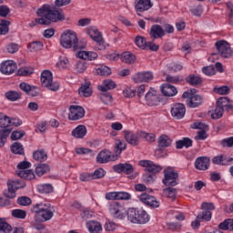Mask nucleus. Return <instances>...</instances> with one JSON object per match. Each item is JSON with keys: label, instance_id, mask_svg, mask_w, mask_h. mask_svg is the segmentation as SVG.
Segmentation results:
<instances>
[{"label": "nucleus", "instance_id": "obj_1", "mask_svg": "<svg viewBox=\"0 0 233 233\" xmlns=\"http://www.w3.org/2000/svg\"><path fill=\"white\" fill-rule=\"evenodd\" d=\"M36 15L40 18H35V23L46 26L52 23H59L66 19L62 9L52 8L50 5L46 4L36 10Z\"/></svg>", "mask_w": 233, "mask_h": 233}, {"label": "nucleus", "instance_id": "obj_2", "mask_svg": "<svg viewBox=\"0 0 233 233\" xmlns=\"http://www.w3.org/2000/svg\"><path fill=\"white\" fill-rule=\"evenodd\" d=\"M60 45L63 48H73L74 52H79V50L86 48V44L79 43L77 35L72 30L65 31L61 35Z\"/></svg>", "mask_w": 233, "mask_h": 233}, {"label": "nucleus", "instance_id": "obj_3", "mask_svg": "<svg viewBox=\"0 0 233 233\" xmlns=\"http://www.w3.org/2000/svg\"><path fill=\"white\" fill-rule=\"evenodd\" d=\"M31 211L35 214V220L36 223H45L54 218V212L49 209V206L46 204H36L31 208Z\"/></svg>", "mask_w": 233, "mask_h": 233}, {"label": "nucleus", "instance_id": "obj_4", "mask_svg": "<svg viewBox=\"0 0 233 233\" xmlns=\"http://www.w3.org/2000/svg\"><path fill=\"white\" fill-rule=\"evenodd\" d=\"M127 220L135 225H145L150 221L148 213L144 209L130 208L127 212Z\"/></svg>", "mask_w": 233, "mask_h": 233}, {"label": "nucleus", "instance_id": "obj_5", "mask_svg": "<svg viewBox=\"0 0 233 233\" xmlns=\"http://www.w3.org/2000/svg\"><path fill=\"white\" fill-rule=\"evenodd\" d=\"M26 184L22 181V185L19 186V180H14L7 184V190L4 191V196L7 198H0V207H8L10 205V199L15 198V191L19 188H25Z\"/></svg>", "mask_w": 233, "mask_h": 233}, {"label": "nucleus", "instance_id": "obj_6", "mask_svg": "<svg viewBox=\"0 0 233 233\" xmlns=\"http://www.w3.org/2000/svg\"><path fill=\"white\" fill-rule=\"evenodd\" d=\"M196 92L198 90L193 88L184 92L182 95L183 99H187V105L189 108H198V106L203 104V96L196 95Z\"/></svg>", "mask_w": 233, "mask_h": 233}, {"label": "nucleus", "instance_id": "obj_7", "mask_svg": "<svg viewBox=\"0 0 233 233\" xmlns=\"http://www.w3.org/2000/svg\"><path fill=\"white\" fill-rule=\"evenodd\" d=\"M86 34L91 37V39H93V41H95V43H96L94 50L101 51L106 49V45L105 44V39H103V35L101 32H99V30H97V28L89 27L86 30Z\"/></svg>", "mask_w": 233, "mask_h": 233}, {"label": "nucleus", "instance_id": "obj_8", "mask_svg": "<svg viewBox=\"0 0 233 233\" xmlns=\"http://www.w3.org/2000/svg\"><path fill=\"white\" fill-rule=\"evenodd\" d=\"M179 173L172 167H167L164 170V178L162 183L166 187H177L179 185Z\"/></svg>", "mask_w": 233, "mask_h": 233}, {"label": "nucleus", "instance_id": "obj_9", "mask_svg": "<svg viewBox=\"0 0 233 233\" xmlns=\"http://www.w3.org/2000/svg\"><path fill=\"white\" fill-rule=\"evenodd\" d=\"M31 167L32 164L28 161L19 162L17 165V168L19 170L17 172V176L22 179H27L28 181H31V179H35V175L34 174V171H32V169H26L30 168Z\"/></svg>", "mask_w": 233, "mask_h": 233}, {"label": "nucleus", "instance_id": "obj_10", "mask_svg": "<svg viewBox=\"0 0 233 233\" xmlns=\"http://www.w3.org/2000/svg\"><path fill=\"white\" fill-rule=\"evenodd\" d=\"M201 210L197 218L200 219V221H210L212 219V210H216V206L212 202H203Z\"/></svg>", "mask_w": 233, "mask_h": 233}, {"label": "nucleus", "instance_id": "obj_11", "mask_svg": "<svg viewBox=\"0 0 233 233\" xmlns=\"http://www.w3.org/2000/svg\"><path fill=\"white\" fill-rule=\"evenodd\" d=\"M215 46L221 57H224L225 59L232 57L233 52L232 48H230V44H228V42L225 40H220L216 42Z\"/></svg>", "mask_w": 233, "mask_h": 233}, {"label": "nucleus", "instance_id": "obj_12", "mask_svg": "<svg viewBox=\"0 0 233 233\" xmlns=\"http://www.w3.org/2000/svg\"><path fill=\"white\" fill-rule=\"evenodd\" d=\"M145 99L147 105L148 106H157V105H159L161 103V95H157V90L154 87H150L149 90L145 95Z\"/></svg>", "mask_w": 233, "mask_h": 233}, {"label": "nucleus", "instance_id": "obj_13", "mask_svg": "<svg viewBox=\"0 0 233 233\" xmlns=\"http://www.w3.org/2000/svg\"><path fill=\"white\" fill-rule=\"evenodd\" d=\"M85 117V108L81 106H70L68 119L69 121H79Z\"/></svg>", "mask_w": 233, "mask_h": 233}, {"label": "nucleus", "instance_id": "obj_14", "mask_svg": "<svg viewBox=\"0 0 233 233\" xmlns=\"http://www.w3.org/2000/svg\"><path fill=\"white\" fill-rule=\"evenodd\" d=\"M110 161H117V156L112 155L108 149L100 151L96 156V163L104 165L105 163H110Z\"/></svg>", "mask_w": 233, "mask_h": 233}, {"label": "nucleus", "instance_id": "obj_15", "mask_svg": "<svg viewBox=\"0 0 233 233\" xmlns=\"http://www.w3.org/2000/svg\"><path fill=\"white\" fill-rule=\"evenodd\" d=\"M19 88L22 92H25L26 96H31V97H37L41 94V89L35 86H31L26 82H21L19 84Z\"/></svg>", "mask_w": 233, "mask_h": 233}, {"label": "nucleus", "instance_id": "obj_16", "mask_svg": "<svg viewBox=\"0 0 233 233\" xmlns=\"http://www.w3.org/2000/svg\"><path fill=\"white\" fill-rule=\"evenodd\" d=\"M124 139H126L128 145L131 147H137L139 145V139H141V131L132 133V131H124Z\"/></svg>", "mask_w": 233, "mask_h": 233}, {"label": "nucleus", "instance_id": "obj_17", "mask_svg": "<svg viewBox=\"0 0 233 233\" xmlns=\"http://www.w3.org/2000/svg\"><path fill=\"white\" fill-rule=\"evenodd\" d=\"M140 167H144L146 168V171L148 172L149 174H157L161 172L162 167L159 165H156L154 162L151 160H141L139 162Z\"/></svg>", "mask_w": 233, "mask_h": 233}, {"label": "nucleus", "instance_id": "obj_18", "mask_svg": "<svg viewBox=\"0 0 233 233\" xmlns=\"http://www.w3.org/2000/svg\"><path fill=\"white\" fill-rule=\"evenodd\" d=\"M139 199L147 207H151V208H159V201L154 196H150L147 193H143L139 196Z\"/></svg>", "mask_w": 233, "mask_h": 233}, {"label": "nucleus", "instance_id": "obj_19", "mask_svg": "<svg viewBox=\"0 0 233 233\" xmlns=\"http://www.w3.org/2000/svg\"><path fill=\"white\" fill-rule=\"evenodd\" d=\"M17 70V65L12 60H7L0 64V72L5 76H10Z\"/></svg>", "mask_w": 233, "mask_h": 233}, {"label": "nucleus", "instance_id": "obj_20", "mask_svg": "<svg viewBox=\"0 0 233 233\" xmlns=\"http://www.w3.org/2000/svg\"><path fill=\"white\" fill-rule=\"evenodd\" d=\"M186 113L187 108L182 103H177L171 107V115L175 119H183Z\"/></svg>", "mask_w": 233, "mask_h": 233}, {"label": "nucleus", "instance_id": "obj_21", "mask_svg": "<svg viewBox=\"0 0 233 233\" xmlns=\"http://www.w3.org/2000/svg\"><path fill=\"white\" fill-rule=\"evenodd\" d=\"M113 170L116 172L117 174H127V176H130V174H134V166L128 163H120L117 165H115L113 167Z\"/></svg>", "mask_w": 233, "mask_h": 233}, {"label": "nucleus", "instance_id": "obj_22", "mask_svg": "<svg viewBox=\"0 0 233 233\" xmlns=\"http://www.w3.org/2000/svg\"><path fill=\"white\" fill-rule=\"evenodd\" d=\"M109 212L113 218H116V219H125V217L127 216L123 212V207L117 203H113L110 205Z\"/></svg>", "mask_w": 233, "mask_h": 233}, {"label": "nucleus", "instance_id": "obj_23", "mask_svg": "<svg viewBox=\"0 0 233 233\" xmlns=\"http://www.w3.org/2000/svg\"><path fill=\"white\" fill-rule=\"evenodd\" d=\"M154 79V75L150 71L137 73L133 76L135 83H148Z\"/></svg>", "mask_w": 233, "mask_h": 233}, {"label": "nucleus", "instance_id": "obj_24", "mask_svg": "<svg viewBox=\"0 0 233 233\" xmlns=\"http://www.w3.org/2000/svg\"><path fill=\"white\" fill-rule=\"evenodd\" d=\"M157 143L159 147L156 150V154H161V152H163L162 148H167V147L172 145V139L167 135H161L158 137Z\"/></svg>", "mask_w": 233, "mask_h": 233}, {"label": "nucleus", "instance_id": "obj_25", "mask_svg": "<svg viewBox=\"0 0 233 233\" xmlns=\"http://www.w3.org/2000/svg\"><path fill=\"white\" fill-rule=\"evenodd\" d=\"M160 90L165 97H174V96L177 95V88L170 84H163L160 86Z\"/></svg>", "mask_w": 233, "mask_h": 233}, {"label": "nucleus", "instance_id": "obj_26", "mask_svg": "<svg viewBox=\"0 0 233 233\" xmlns=\"http://www.w3.org/2000/svg\"><path fill=\"white\" fill-rule=\"evenodd\" d=\"M149 35L152 39H161L165 37V30L160 25H153L149 30Z\"/></svg>", "mask_w": 233, "mask_h": 233}, {"label": "nucleus", "instance_id": "obj_27", "mask_svg": "<svg viewBox=\"0 0 233 233\" xmlns=\"http://www.w3.org/2000/svg\"><path fill=\"white\" fill-rule=\"evenodd\" d=\"M210 167V158L207 157H198L195 161V168L197 170H208Z\"/></svg>", "mask_w": 233, "mask_h": 233}, {"label": "nucleus", "instance_id": "obj_28", "mask_svg": "<svg viewBox=\"0 0 233 233\" xmlns=\"http://www.w3.org/2000/svg\"><path fill=\"white\" fill-rule=\"evenodd\" d=\"M76 57H79V59L84 60L88 59V61H96L99 56L94 51H77L76 53Z\"/></svg>", "mask_w": 233, "mask_h": 233}, {"label": "nucleus", "instance_id": "obj_29", "mask_svg": "<svg viewBox=\"0 0 233 233\" xmlns=\"http://www.w3.org/2000/svg\"><path fill=\"white\" fill-rule=\"evenodd\" d=\"M137 15L141 16L139 12H147V10H150L152 8V2L150 0H138L135 6Z\"/></svg>", "mask_w": 233, "mask_h": 233}, {"label": "nucleus", "instance_id": "obj_30", "mask_svg": "<svg viewBox=\"0 0 233 233\" xmlns=\"http://www.w3.org/2000/svg\"><path fill=\"white\" fill-rule=\"evenodd\" d=\"M78 94L82 97H90L92 96V84L90 81H86L85 84H82L78 89Z\"/></svg>", "mask_w": 233, "mask_h": 233}, {"label": "nucleus", "instance_id": "obj_31", "mask_svg": "<svg viewBox=\"0 0 233 233\" xmlns=\"http://www.w3.org/2000/svg\"><path fill=\"white\" fill-rule=\"evenodd\" d=\"M72 136L76 139H83L86 136V127H85L84 125L77 126L72 131Z\"/></svg>", "mask_w": 233, "mask_h": 233}, {"label": "nucleus", "instance_id": "obj_32", "mask_svg": "<svg viewBox=\"0 0 233 233\" xmlns=\"http://www.w3.org/2000/svg\"><path fill=\"white\" fill-rule=\"evenodd\" d=\"M54 77L52 76V72L49 70H44L41 74V83L42 86H48L50 83H52Z\"/></svg>", "mask_w": 233, "mask_h": 233}, {"label": "nucleus", "instance_id": "obj_33", "mask_svg": "<svg viewBox=\"0 0 233 233\" xmlns=\"http://www.w3.org/2000/svg\"><path fill=\"white\" fill-rule=\"evenodd\" d=\"M123 150H127V143H125V141L123 140L116 139L115 141V148H114V152H115V156H116V159L118 156H121Z\"/></svg>", "mask_w": 233, "mask_h": 233}, {"label": "nucleus", "instance_id": "obj_34", "mask_svg": "<svg viewBox=\"0 0 233 233\" xmlns=\"http://www.w3.org/2000/svg\"><path fill=\"white\" fill-rule=\"evenodd\" d=\"M193 145V141L192 139H190L189 137H183L180 140H177L176 142V148H177V150H181V148H190V147H192Z\"/></svg>", "mask_w": 233, "mask_h": 233}, {"label": "nucleus", "instance_id": "obj_35", "mask_svg": "<svg viewBox=\"0 0 233 233\" xmlns=\"http://www.w3.org/2000/svg\"><path fill=\"white\" fill-rule=\"evenodd\" d=\"M0 128L2 130H14L10 127V117L4 113H0Z\"/></svg>", "mask_w": 233, "mask_h": 233}, {"label": "nucleus", "instance_id": "obj_36", "mask_svg": "<svg viewBox=\"0 0 233 233\" xmlns=\"http://www.w3.org/2000/svg\"><path fill=\"white\" fill-rule=\"evenodd\" d=\"M163 196L171 199V201H175L176 197L177 196V189L174 188V187H167L163 189Z\"/></svg>", "mask_w": 233, "mask_h": 233}, {"label": "nucleus", "instance_id": "obj_37", "mask_svg": "<svg viewBox=\"0 0 233 233\" xmlns=\"http://www.w3.org/2000/svg\"><path fill=\"white\" fill-rule=\"evenodd\" d=\"M5 96L8 101H19L23 97V93L21 91L10 90L5 92Z\"/></svg>", "mask_w": 233, "mask_h": 233}, {"label": "nucleus", "instance_id": "obj_38", "mask_svg": "<svg viewBox=\"0 0 233 233\" xmlns=\"http://www.w3.org/2000/svg\"><path fill=\"white\" fill-rule=\"evenodd\" d=\"M35 172L38 177H41V176H45V174H48V172H50V166L47 164H37Z\"/></svg>", "mask_w": 233, "mask_h": 233}, {"label": "nucleus", "instance_id": "obj_39", "mask_svg": "<svg viewBox=\"0 0 233 233\" xmlns=\"http://www.w3.org/2000/svg\"><path fill=\"white\" fill-rule=\"evenodd\" d=\"M120 59L123 63H126L127 65H132V64L136 63V55H134L130 52H124L121 55Z\"/></svg>", "mask_w": 233, "mask_h": 233}, {"label": "nucleus", "instance_id": "obj_40", "mask_svg": "<svg viewBox=\"0 0 233 233\" xmlns=\"http://www.w3.org/2000/svg\"><path fill=\"white\" fill-rule=\"evenodd\" d=\"M116 87V83L111 79L105 80L103 86H98V90L100 92H108V90H114Z\"/></svg>", "mask_w": 233, "mask_h": 233}, {"label": "nucleus", "instance_id": "obj_41", "mask_svg": "<svg viewBox=\"0 0 233 233\" xmlns=\"http://www.w3.org/2000/svg\"><path fill=\"white\" fill-rule=\"evenodd\" d=\"M186 82L191 86H196V85H201L203 83V78L196 75H189L186 77Z\"/></svg>", "mask_w": 233, "mask_h": 233}, {"label": "nucleus", "instance_id": "obj_42", "mask_svg": "<svg viewBox=\"0 0 233 233\" xmlns=\"http://www.w3.org/2000/svg\"><path fill=\"white\" fill-rule=\"evenodd\" d=\"M33 158L35 159V161H39L40 163H43V161H46V159H48V156L46 155V152H45V150L40 149L33 153Z\"/></svg>", "mask_w": 233, "mask_h": 233}, {"label": "nucleus", "instance_id": "obj_43", "mask_svg": "<svg viewBox=\"0 0 233 233\" xmlns=\"http://www.w3.org/2000/svg\"><path fill=\"white\" fill-rule=\"evenodd\" d=\"M10 21L5 19H0V35H6V34L10 32Z\"/></svg>", "mask_w": 233, "mask_h": 233}, {"label": "nucleus", "instance_id": "obj_44", "mask_svg": "<svg viewBox=\"0 0 233 233\" xmlns=\"http://www.w3.org/2000/svg\"><path fill=\"white\" fill-rule=\"evenodd\" d=\"M11 151L13 154H18L19 156H25V147H23V144L19 142H15L11 146Z\"/></svg>", "mask_w": 233, "mask_h": 233}, {"label": "nucleus", "instance_id": "obj_45", "mask_svg": "<svg viewBox=\"0 0 233 233\" xmlns=\"http://www.w3.org/2000/svg\"><path fill=\"white\" fill-rule=\"evenodd\" d=\"M37 190L40 194H50L54 192V187L51 184H40L37 186Z\"/></svg>", "mask_w": 233, "mask_h": 233}, {"label": "nucleus", "instance_id": "obj_46", "mask_svg": "<svg viewBox=\"0 0 233 233\" xmlns=\"http://www.w3.org/2000/svg\"><path fill=\"white\" fill-rule=\"evenodd\" d=\"M12 133V129H1L0 130V147H5L8 136Z\"/></svg>", "mask_w": 233, "mask_h": 233}, {"label": "nucleus", "instance_id": "obj_47", "mask_svg": "<svg viewBox=\"0 0 233 233\" xmlns=\"http://www.w3.org/2000/svg\"><path fill=\"white\" fill-rule=\"evenodd\" d=\"M86 68H88V63L85 60L77 62L75 66V70L77 74H84L86 71Z\"/></svg>", "mask_w": 233, "mask_h": 233}, {"label": "nucleus", "instance_id": "obj_48", "mask_svg": "<svg viewBox=\"0 0 233 233\" xmlns=\"http://www.w3.org/2000/svg\"><path fill=\"white\" fill-rule=\"evenodd\" d=\"M87 228L90 233L101 232L103 230V227L99 222L91 221L87 224Z\"/></svg>", "mask_w": 233, "mask_h": 233}, {"label": "nucleus", "instance_id": "obj_49", "mask_svg": "<svg viewBox=\"0 0 233 233\" xmlns=\"http://www.w3.org/2000/svg\"><path fill=\"white\" fill-rule=\"evenodd\" d=\"M12 232V226L6 222L5 218H0V233Z\"/></svg>", "mask_w": 233, "mask_h": 233}, {"label": "nucleus", "instance_id": "obj_50", "mask_svg": "<svg viewBox=\"0 0 233 233\" xmlns=\"http://www.w3.org/2000/svg\"><path fill=\"white\" fill-rule=\"evenodd\" d=\"M225 110L216 104L215 110L211 113V119H221Z\"/></svg>", "mask_w": 233, "mask_h": 233}, {"label": "nucleus", "instance_id": "obj_51", "mask_svg": "<svg viewBox=\"0 0 233 233\" xmlns=\"http://www.w3.org/2000/svg\"><path fill=\"white\" fill-rule=\"evenodd\" d=\"M27 48L29 52H39V50H43V43L41 42H32L28 44Z\"/></svg>", "mask_w": 233, "mask_h": 233}, {"label": "nucleus", "instance_id": "obj_52", "mask_svg": "<svg viewBox=\"0 0 233 233\" xmlns=\"http://www.w3.org/2000/svg\"><path fill=\"white\" fill-rule=\"evenodd\" d=\"M96 74L98 76H110L112 74V69L106 66H100L96 68Z\"/></svg>", "mask_w": 233, "mask_h": 233}, {"label": "nucleus", "instance_id": "obj_53", "mask_svg": "<svg viewBox=\"0 0 233 233\" xmlns=\"http://www.w3.org/2000/svg\"><path fill=\"white\" fill-rule=\"evenodd\" d=\"M93 179H103L105 176H106V171L102 167L96 169L93 173H91Z\"/></svg>", "mask_w": 233, "mask_h": 233}, {"label": "nucleus", "instance_id": "obj_54", "mask_svg": "<svg viewBox=\"0 0 233 233\" xmlns=\"http://www.w3.org/2000/svg\"><path fill=\"white\" fill-rule=\"evenodd\" d=\"M135 43L138 48H142V50H145L147 48V39L144 36L137 35L135 39Z\"/></svg>", "mask_w": 233, "mask_h": 233}, {"label": "nucleus", "instance_id": "obj_55", "mask_svg": "<svg viewBox=\"0 0 233 233\" xmlns=\"http://www.w3.org/2000/svg\"><path fill=\"white\" fill-rule=\"evenodd\" d=\"M99 99L102 101L104 105H108V103H112V95L106 91L100 94Z\"/></svg>", "mask_w": 233, "mask_h": 233}, {"label": "nucleus", "instance_id": "obj_56", "mask_svg": "<svg viewBox=\"0 0 233 233\" xmlns=\"http://www.w3.org/2000/svg\"><path fill=\"white\" fill-rule=\"evenodd\" d=\"M12 216L16 219H25V218H26V211L23 209H14L12 211Z\"/></svg>", "mask_w": 233, "mask_h": 233}, {"label": "nucleus", "instance_id": "obj_57", "mask_svg": "<svg viewBox=\"0 0 233 233\" xmlns=\"http://www.w3.org/2000/svg\"><path fill=\"white\" fill-rule=\"evenodd\" d=\"M17 204L21 207H28L29 205H32V199L28 197H20L17 198Z\"/></svg>", "mask_w": 233, "mask_h": 233}, {"label": "nucleus", "instance_id": "obj_58", "mask_svg": "<svg viewBox=\"0 0 233 233\" xmlns=\"http://www.w3.org/2000/svg\"><path fill=\"white\" fill-rule=\"evenodd\" d=\"M214 92H216V94H219L220 96H227L230 92V87H228V86L215 87Z\"/></svg>", "mask_w": 233, "mask_h": 233}, {"label": "nucleus", "instance_id": "obj_59", "mask_svg": "<svg viewBox=\"0 0 233 233\" xmlns=\"http://www.w3.org/2000/svg\"><path fill=\"white\" fill-rule=\"evenodd\" d=\"M140 136H141V137H143L144 139H146V141H148L149 143H154L156 141V135H154L152 133H147L145 131H140Z\"/></svg>", "mask_w": 233, "mask_h": 233}, {"label": "nucleus", "instance_id": "obj_60", "mask_svg": "<svg viewBox=\"0 0 233 233\" xmlns=\"http://www.w3.org/2000/svg\"><path fill=\"white\" fill-rule=\"evenodd\" d=\"M193 130H208V125L202 122H195L191 125Z\"/></svg>", "mask_w": 233, "mask_h": 233}, {"label": "nucleus", "instance_id": "obj_61", "mask_svg": "<svg viewBox=\"0 0 233 233\" xmlns=\"http://www.w3.org/2000/svg\"><path fill=\"white\" fill-rule=\"evenodd\" d=\"M208 137V135L207 134V129H202L197 132V136L195 137L196 141H205Z\"/></svg>", "mask_w": 233, "mask_h": 233}, {"label": "nucleus", "instance_id": "obj_62", "mask_svg": "<svg viewBox=\"0 0 233 233\" xmlns=\"http://www.w3.org/2000/svg\"><path fill=\"white\" fill-rule=\"evenodd\" d=\"M26 135V132L25 131H13L11 134V139L12 141H17V139H21L22 137H25Z\"/></svg>", "mask_w": 233, "mask_h": 233}, {"label": "nucleus", "instance_id": "obj_63", "mask_svg": "<svg viewBox=\"0 0 233 233\" xmlns=\"http://www.w3.org/2000/svg\"><path fill=\"white\" fill-rule=\"evenodd\" d=\"M142 179L144 183H147L148 185H150L153 181H155L156 175H154L153 173H146L143 175Z\"/></svg>", "mask_w": 233, "mask_h": 233}, {"label": "nucleus", "instance_id": "obj_64", "mask_svg": "<svg viewBox=\"0 0 233 233\" xmlns=\"http://www.w3.org/2000/svg\"><path fill=\"white\" fill-rule=\"evenodd\" d=\"M221 147H227V148H232L233 147V137L224 138L220 141Z\"/></svg>", "mask_w": 233, "mask_h": 233}]
</instances>
